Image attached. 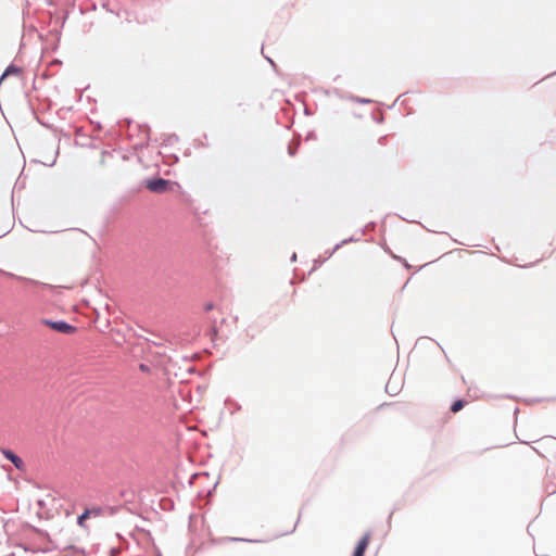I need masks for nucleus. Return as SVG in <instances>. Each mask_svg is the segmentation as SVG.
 <instances>
[{"label":"nucleus","instance_id":"obj_17","mask_svg":"<svg viewBox=\"0 0 556 556\" xmlns=\"http://www.w3.org/2000/svg\"><path fill=\"white\" fill-rule=\"evenodd\" d=\"M218 334V331H217V328L216 326H213L212 329H211V337H212V340H215V338L217 337Z\"/></svg>","mask_w":556,"mask_h":556},{"label":"nucleus","instance_id":"obj_10","mask_svg":"<svg viewBox=\"0 0 556 556\" xmlns=\"http://www.w3.org/2000/svg\"><path fill=\"white\" fill-rule=\"evenodd\" d=\"M0 274H3V275H5V276H8V277H10V278H14V279H17V280H22V281H25V282H29V283H31V285H38V283H39V282H38V281H36V280L28 279V278H24V277H21V276H16V275H14V274H12V273H8V271H4V270H2V269H0Z\"/></svg>","mask_w":556,"mask_h":556},{"label":"nucleus","instance_id":"obj_7","mask_svg":"<svg viewBox=\"0 0 556 556\" xmlns=\"http://www.w3.org/2000/svg\"><path fill=\"white\" fill-rule=\"evenodd\" d=\"M20 74H22V67L15 65L14 63H11L5 67L4 72L2 73L0 77V83L4 80L8 76Z\"/></svg>","mask_w":556,"mask_h":556},{"label":"nucleus","instance_id":"obj_22","mask_svg":"<svg viewBox=\"0 0 556 556\" xmlns=\"http://www.w3.org/2000/svg\"><path fill=\"white\" fill-rule=\"evenodd\" d=\"M146 341L151 343V344H153V345H155V346H161L162 345V343H159V342H155V341H150L149 339H146Z\"/></svg>","mask_w":556,"mask_h":556},{"label":"nucleus","instance_id":"obj_1","mask_svg":"<svg viewBox=\"0 0 556 556\" xmlns=\"http://www.w3.org/2000/svg\"><path fill=\"white\" fill-rule=\"evenodd\" d=\"M173 185H177V182L163 178L159 175L144 180V187L153 193L167 192L172 189Z\"/></svg>","mask_w":556,"mask_h":556},{"label":"nucleus","instance_id":"obj_4","mask_svg":"<svg viewBox=\"0 0 556 556\" xmlns=\"http://www.w3.org/2000/svg\"><path fill=\"white\" fill-rule=\"evenodd\" d=\"M2 455L10 460L17 470L24 471L25 464L21 456H18L13 450L7 447H0Z\"/></svg>","mask_w":556,"mask_h":556},{"label":"nucleus","instance_id":"obj_21","mask_svg":"<svg viewBox=\"0 0 556 556\" xmlns=\"http://www.w3.org/2000/svg\"><path fill=\"white\" fill-rule=\"evenodd\" d=\"M37 122H38L40 125H42V126H45V127H47V128H49V127H50L48 124H46V123H45V121H41L39 117H37Z\"/></svg>","mask_w":556,"mask_h":556},{"label":"nucleus","instance_id":"obj_13","mask_svg":"<svg viewBox=\"0 0 556 556\" xmlns=\"http://www.w3.org/2000/svg\"><path fill=\"white\" fill-rule=\"evenodd\" d=\"M225 540H229L230 542H249V543L261 542L260 540H251V539L237 538V536H226Z\"/></svg>","mask_w":556,"mask_h":556},{"label":"nucleus","instance_id":"obj_12","mask_svg":"<svg viewBox=\"0 0 556 556\" xmlns=\"http://www.w3.org/2000/svg\"><path fill=\"white\" fill-rule=\"evenodd\" d=\"M358 239H355L354 237H350V238H346L344 240H342L340 243H337L332 250L329 252V256H331L337 250H339L342 245L349 243V242H353V241H357Z\"/></svg>","mask_w":556,"mask_h":556},{"label":"nucleus","instance_id":"obj_19","mask_svg":"<svg viewBox=\"0 0 556 556\" xmlns=\"http://www.w3.org/2000/svg\"><path fill=\"white\" fill-rule=\"evenodd\" d=\"M214 308V304L212 302H208L204 305V311L208 312Z\"/></svg>","mask_w":556,"mask_h":556},{"label":"nucleus","instance_id":"obj_8","mask_svg":"<svg viewBox=\"0 0 556 556\" xmlns=\"http://www.w3.org/2000/svg\"><path fill=\"white\" fill-rule=\"evenodd\" d=\"M467 404V401L465 399H456L450 406V410L452 413H458L460 412L465 405Z\"/></svg>","mask_w":556,"mask_h":556},{"label":"nucleus","instance_id":"obj_30","mask_svg":"<svg viewBox=\"0 0 556 556\" xmlns=\"http://www.w3.org/2000/svg\"><path fill=\"white\" fill-rule=\"evenodd\" d=\"M155 556H161V552H160V551H157V555H155Z\"/></svg>","mask_w":556,"mask_h":556},{"label":"nucleus","instance_id":"obj_23","mask_svg":"<svg viewBox=\"0 0 556 556\" xmlns=\"http://www.w3.org/2000/svg\"><path fill=\"white\" fill-rule=\"evenodd\" d=\"M199 476H208V473H207V472L193 473V475H192V478H197V477H199Z\"/></svg>","mask_w":556,"mask_h":556},{"label":"nucleus","instance_id":"obj_6","mask_svg":"<svg viewBox=\"0 0 556 556\" xmlns=\"http://www.w3.org/2000/svg\"><path fill=\"white\" fill-rule=\"evenodd\" d=\"M139 129H140V131L144 132L146 140L140 143H137L136 149H143L149 146V142L151 140V137H150L151 128L148 124H142V125H139Z\"/></svg>","mask_w":556,"mask_h":556},{"label":"nucleus","instance_id":"obj_11","mask_svg":"<svg viewBox=\"0 0 556 556\" xmlns=\"http://www.w3.org/2000/svg\"><path fill=\"white\" fill-rule=\"evenodd\" d=\"M300 147V141L299 140H292L289 144H288V154L290 156H294L298 152V149Z\"/></svg>","mask_w":556,"mask_h":556},{"label":"nucleus","instance_id":"obj_29","mask_svg":"<svg viewBox=\"0 0 556 556\" xmlns=\"http://www.w3.org/2000/svg\"><path fill=\"white\" fill-rule=\"evenodd\" d=\"M518 412H519V408L516 407L514 413L517 414Z\"/></svg>","mask_w":556,"mask_h":556},{"label":"nucleus","instance_id":"obj_5","mask_svg":"<svg viewBox=\"0 0 556 556\" xmlns=\"http://www.w3.org/2000/svg\"><path fill=\"white\" fill-rule=\"evenodd\" d=\"M370 540V532H366L354 547L352 556H364Z\"/></svg>","mask_w":556,"mask_h":556},{"label":"nucleus","instance_id":"obj_25","mask_svg":"<svg viewBox=\"0 0 556 556\" xmlns=\"http://www.w3.org/2000/svg\"><path fill=\"white\" fill-rule=\"evenodd\" d=\"M265 58L270 63L271 66L276 67L275 62L270 58H268V56H265Z\"/></svg>","mask_w":556,"mask_h":556},{"label":"nucleus","instance_id":"obj_26","mask_svg":"<svg viewBox=\"0 0 556 556\" xmlns=\"http://www.w3.org/2000/svg\"><path fill=\"white\" fill-rule=\"evenodd\" d=\"M290 261L291 262H295L296 261V253H292V255L290 257Z\"/></svg>","mask_w":556,"mask_h":556},{"label":"nucleus","instance_id":"obj_2","mask_svg":"<svg viewBox=\"0 0 556 556\" xmlns=\"http://www.w3.org/2000/svg\"><path fill=\"white\" fill-rule=\"evenodd\" d=\"M41 324L49 327L53 331L63 334H73L77 331V328L75 326L63 319L53 320L49 318H43L41 319Z\"/></svg>","mask_w":556,"mask_h":556},{"label":"nucleus","instance_id":"obj_27","mask_svg":"<svg viewBox=\"0 0 556 556\" xmlns=\"http://www.w3.org/2000/svg\"><path fill=\"white\" fill-rule=\"evenodd\" d=\"M375 225H376V224H375V222H370V223L366 226V229H367V228H372V227H375Z\"/></svg>","mask_w":556,"mask_h":556},{"label":"nucleus","instance_id":"obj_16","mask_svg":"<svg viewBox=\"0 0 556 556\" xmlns=\"http://www.w3.org/2000/svg\"><path fill=\"white\" fill-rule=\"evenodd\" d=\"M139 369L143 372H150V367L147 364L140 363Z\"/></svg>","mask_w":556,"mask_h":556},{"label":"nucleus","instance_id":"obj_31","mask_svg":"<svg viewBox=\"0 0 556 556\" xmlns=\"http://www.w3.org/2000/svg\"><path fill=\"white\" fill-rule=\"evenodd\" d=\"M3 235H0V238L2 237Z\"/></svg>","mask_w":556,"mask_h":556},{"label":"nucleus","instance_id":"obj_9","mask_svg":"<svg viewBox=\"0 0 556 556\" xmlns=\"http://www.w3.org/2000/svg\"><path fill=\"white\" fill-rule=\"evenodd\" d=\"M178 141H179V137L176 134H172V135L166 136L163 139L161 144L164 146V147L174 146Z\"/></svg>","mask_w":556,"mask_h":556},{"label":"nucleus","instance_id":"obj_24","mask_svg":"<svg viewBox=\"0 0 556 556\" xmlns=\"http://www.w3.org/2000/svg\"><path fill=\"white\" fill-rule=\"evenodd\" d=\"M225 539H226V536H225V538H220V539H218V541H217V542H218V543H220V544H222V543H228V542H230L229 540H225Z\"/></svg>","mask_w":556,"mask_h":556},{"label":"nucleus","instance_id":"obj_15","mask_svg":"<svg viewBox=\"0 0 556 556\" xmlns=\"http://www.w3.org/2000/svg\"><path fill=\"white\" fill-rule=\"evenodd\" d=\"M372 118L377 124H382L384 122V116L382 112H379L377 114H372Z\"/></svg>","mask_w":556,"mask_h":556},{"label":"nucleus","instance_id":"obj_28","mask_svg":"<svg viewBox=\"0 0 556 556\" xmlns=\"http://www.w3.org/2000/svg\"><path fill=\"white\" fill-rule=\"evenodd\" d=\"M96 128H97V129H101V128H102V127H101V124H100V123H97V124H96Z\"/></svg>","mask_w":556,"mask_h":556},{"label":"nucleus","instance_id":"obj_14","mask_svg":"<svg viewBox=\"0 0 556 556\" xmlns=\"http://www.w3.org/2000/svg\"><path fill=\"white\" fill-rule=\"evenodd\" d=\"M106 12L115 14L116 16H119V10H115L111 7L109 1H104L101 5Z\"/></svg>","mask_w":556,"mask_h":556},{"label":"nucleus","instance_id":"obj_20","mask_svg":"<svg viewBox=\"0 0 556 556\" xmlns=\"http://www.w3.org/2000/svg\"><path fill=\"white\" fill-rule=\"evenodd\" d=\"M356 101L358 103H370L371 102L370 99H365V98H357Z\"/></svg>","mask_w":556,"mask_h":556},{"label":"nucleus","instance_id":"obj_3","mask_svg":"<svg viewBox=\"0 0 556 556\" xmlns=\"http://www.w3.org/2000/svg\"><path fill=\"white\" fill-rule=\"evenodd\" d=\"M102 511H103V508L100 506L85 508V510L77 517V525L80 528L86 529L87 528V526H86L87 519H90L91 517H99L102 515Z\"/></svg>","mask_w":556,"mask_h":556},{"label":"nucleus","instance_id":"obj_18","mask_svg":"<svg viewBox=\"0 0 556 556\" xmlns=\"http://www.w3.org/2000/svg\"><path fill=\"white\" fill-rule=\"evenodd\" d=\"M66 548H67V549H73V551H75V552H77V553H81V554H84V553H85V552H84V549H79L78 547H76V546H74V545H70V546H67Z\"/></svg>","mask_w":556,"mask_h":556}]
</instances>
